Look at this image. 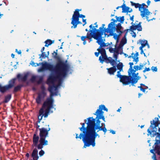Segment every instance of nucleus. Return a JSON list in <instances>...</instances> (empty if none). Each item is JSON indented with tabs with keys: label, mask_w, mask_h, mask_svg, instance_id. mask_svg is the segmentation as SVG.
<instances>
[{
	"label": "nucleus",
	"mask_w": 160,
	"mask_h": 160,
	"mask_svg": "<svg viewBox=\"0 0 160 160\" xmlns=\"http://www.w3.org/2000/svg\"><path fill=\"white\" fill-rule=\"evenodd\" d=\"M102 110L108 111V109L106 108L104 105H101L99 106L95 113L94 114L96 115L95 119L92 117H90L84 120V121L87 125L86 128L85 127L84 123L82 124V127L79 128L80 130L82 132L78 136V134H76V138L82 139L84 143V148L89 147L91 145L94 147L95 146V140L97 137L99 138L100 136L96 132L102 130L105 134L107 129L105 127L102 128V123L101 125V122L99 119H102L105 122V118L103 116L104 112Z\"/></svg>",
	"instance_id": "1"
},
{
	"label": "nucleus",
	"mask_w": 160,
	"mask_h": 160,
	"mask_svg": "<svg viewBox=\"0 0 160 160\" xmlns=\"http://www.w3.org/2000/svg\"><path fill=\"white\" fill-rule=\"evenodd\" d=\"M112 21L113 22H111L108 25V28L106 29H103L104 32L109 33V35L112 36L113 34V32L118 30L116 27L115 22L116 20L114 19H112Z\"/></svg>",
	"instance_id": "9"
},
{
	"label": "nucleus",
	"mask_w": 160,
	"mask_h": 160,
	"mask_svg": "<svg viewBox=\"0 0 160 160\" xmlns=\"http://www.w3.org/2000/svg\"><path fill=\"white\" fill-rule=\"evenodd\" d=\"M151 70L153 72H157V67H152L151 68Z\"/></svg>",
	"instance_id": "38"
},
{
	"label": "nucleus",
	"mask_w": 160,
	"mask_h": 160,
	"mask_svg": "<svg viewBox=\"0 0 160 160\" xmlns=\"http://www.w3.org/2000/svg\"><path fill=\"white\" fill-rule=\"evenodd\" d=\"M11 56L12 57V58H14L15 55H14V54H13L12 53V54H11Z\"/></svg>",
	"instance_id": "54"
},
{
	"label": "nucleus",
	"mask_w": 160,
	"mask_h": 160,
	"mask_svg": "<svg viewBox=\"0 0 160 160\" xmlns=\"http://www.w3.org/2000/svg\"><path fill=\"white\" fill-rule=\"evenodd\" d=\"M39 130L40 138L39 140L40 143L37 145L38 142L39 137L34 134L33 137V145H32L33 150L42 149L43 145H47L48 144V142L47 140H45V138L48 136V131L50 130V128H49L47 130L44 128H40Z\"/></svg>",
	"instance_id": "3"
},
{
	"label": "nucleus",
	"mask_w": 160,
	"mask_h": 160,
	"mask_svg": "<svg viewBox=\"0 0 160 160\" xmlns=\"http://www.w3.org/2000/svg\"><path fill=\"white\" fill-rule=\"evenodd\" d=\"M116 32L117 33L113 32V34L112 36H113V38L116 40V43H118V38L120 35L121 34L122 32L118 30H117Z\"/></svg>",
	"instance_id": "19"
},
{
	"label": "nucleus",
	"mask_w": 160,
	"mask_h": 160,
	"mask_svg": "<svg viewBox=\"0 0 160 160\" xmlns=\"http://www.w3.org/2000/svg\"><path fill=\"white\" fill-rule=\"evenodd\" d=\"M130 68L128 70V72L129 75L131 78H132V85L133 84L137 83L138 81L141 78V77L138 76V72L135 73V70L132 68V66L133 65V62H129Z\"/></svg>",
	"instance_id": "7"
},
{
	"label": "nucleus",
	"mask_w": 160,
	"mask_h": 160,
	"mask_svg": "<svg viewBox=\"0 0 160 160\" xmlns=\"http://www.w3.org/2000/svg\"><path fill=\"white\" fill-rule=\"evenodd\" d=\"M138 55L139 54L138 52H136V53H132L131 55L128 56V58H132L133 59V62H135V64H137L139 61Z\"/></svg>",
	"instance_id": "16"
},
{
	"label": "nucleus",
	"mask_w": 160,
	"mask_h": 160,
	"mask_svg": "<svg viewBox=\"0 0 160 160\" xmlns=\"http://www.w3.org/2000/svg\"><path fill=\"white\" fill-rule=\"evenodd\" d=\"M127 43L126 37L125 36L122 39L121 42L118 47V50L120 53V54L122 53V52L123 50V47L124 44Z\"/></svg>",
	"instance_id": "15"
},
{
	"label": "nucleus",
	"mask_w": 160,
	"mask_h": 160,
	"mask_svg": "<svg viewBox=\"0 0 160 160\" xmlns=\"http://www.w3.org/2000/svg\"><path fill=\"white\" fill-rule=\"evenodd\" d=\"M121 71H118V72H117V77H118V78H120V79H121V78L123 77V76L124 75H121V74H120V72Z\"/></svg>",
	"instance_id": "35"
},
{
	"label": "nucleus",
	"mask_w": 160,
	"mask_h": 160,
	"mask_svg": "<svg viewBox=\"0 0 160 160\" xmlns=\"http://www.w3.org/2000/svg\"><path fill=\"white\" fill-rule=\"evenodd\" d=\"M108 60L109 61V62L110 63L112 66H114L116 65V61L113 60L112 58L109 57L108 59Z\"/></svg>",
	"instance_id": "29"
},
{
	"label": "nucleus",
	"mask_w": 160,
	"mask_h": 160,
	"mask_svg": "<svg viewBox=\"0 0 160 160\" xmlns=\"http://www.w3.org/2000/svg\"><path fill=\"white\" fill-rule=\"evenodd\" d=\"M157 151H150L153 154V156L152 157V158L154 160H157L156 156L155 155V152H156Z\"/></svg>",
	"instance_id": "33"
},
{
	"label": "nucleus",
	"mask_w": 160,
	"mask_h": 160,
	"mask_svg": "<svg viewBox=\"0 0 160 160\" xmlns=\"http://www.w3.org/2000/svg\"><path fill=\"white\" fill-rule=\"evenodd\" d=\"M146 52L147 53L148 55H149V52L148 51H147V52Z\"/></svg>",
	"instance_id": "62"
},
{
	"label": "nucleus",
	"mask_w": 160,
	"mask_h": 160,
	"mask_svg": "<svg viewBox=\"0 0 160 160\" xmlns=\"http://www.w3.org/2000/svg\"><path fill=\"white\" fill-rule=\"evenodd\" d=\"M108 72L110 75H113L116 71V68L114 66L113 67L110 68H108Z\"/></svg>",
	"instance_id": "22"
},
{
	"label": "nucleus",
	"mask_w": 160,
	"mask_h": 160,
	"mask_svg": "<svg viewBox=\"0 0 160 160\" xmlns=\"http://www.w3.org/2000/svg\"><path fill=\"white\" fill-rule=\"evenodd\" d=\"M104 42H103V44L100 45V48L97 49V50L98 51V52H95V54L96 57H98L99 55V53H101V55L100 56L99 58V60L100 62L102 63H103L104 61L107 59V57L106 55L105 50L101 47L102 46H104Z\"/></svg>",
	"instance_id": "10"
},
{
	"label": "nucleus",
	"mask_w": 160,
	"mask_h": 160,
	"mask_svg": "<svg viewBox=\"0 0 160 160\" xmlns=\"http://www.w3.org/2000/svg\"><path fill=\"white\" fill-rule=\"evenodd\" d=\"M131 81H132V85L133 86L134 84H133L132 85V78H131L129 76L128 77L126 76H123L120 79V82H122L123 85H128L130 83Z\"/></svg>",
	"instance_id": "11"
},
{
	"label": "nucleus",
	"mask_w": 160,
	"mask_h": 160,
	"mask_svg": "<svg viewBox=\"0 0 160 160\" xmlns=\"http://www.w3.org/2000/svg\"><path fill=\"white\" fill-rule=\"evenodd\" d=\"M155 153H157L158 155H160V151H157L156 152H155Z\"/></svg>",
	"instance_id": "50"
},
{
	"label": "nucleus",
	"mask_w": 160,
	"mask_h": 160,
	"mask_svg": "<svg viewBox=\"0 0 160 160\" xmlns=\"http://www.w3.org/2000/svg\"><path fill=\"white\" fill-rule=\"evenodd\" d=\"M122 12H131L132 11L131 8L127 7L124 4L122 6Z\"/></svg>",
	"instance_id": "20"
},
{
	"label": "nucleus",
	"mask_w": 160,
	"mask_h": 160,
	"mask_svg": "<svg viewBox=\"0 0 160 160\" xmlns=\"http://www.w3.org/2000/svg\"><path fill=\"white\" fill-rule=\"evenodd\" d=\"M118 49V47L116 49L112 48H110L109 49V50L110 52L114 53V58L116 60H117L118 55L119 54H120V53L119 52L120 51L119 53V51Z\"/></svg>",
	"instance_id": "17"
},
{
	"label": "nucleus",
	"mask_w": 160,
	"mask_h": 160,
	"mask_svg": "<svg viewBox=\"0 0 160 160\" xmlns=\"http://www.w3.org/2000/svg\"><path fill=\"white\" fill-rule=\"evenodd\" d=\"M94 24L95 25V26H93L92 25V24H91V25L90 26H89V27L90 28V30H92L93 29H94V28L95 29V31H92V33H94V32H95V31H96V32H97V29H96V28H98V25L97 24V22H96L94 23Z\"/></svg>",
	"instance_id": "28"
},
{
	"label": "nucleus",
	"mask_w": 160,
	"mask_h": 160,
	"mask_svg": "<svg viewBox=\"0 0 160 160\" xmlns=\"http://www.w3.org/2000/svg\"><path fill=\"white\" fill-rule=\"evenodd\" d=\"M50 96V97L47 99L44 103L42 108L40 110L39 114L38 116L39 121L42 119L43 116L45 118L47 117L50 113H52L55 110L53 104V100L52 98L53 96H51V93Z\"/></svg>",
	"instance_id": "4"
},
{
	"label": "nucleus",
	"mask_w": 160,
	"mask_h": 160,
	"mask_svg": "<svg viewBox=\"0 0 160 160\" xmlns=\"http://www.w3.org/2000/svg\"><path fill=\"white\" fill-rule=\"evenodd\" d=\"M130 3L132 5L134 6L135 8H138L140 12V15L142 18L145 17L148 22L155 19L154 18H153L151 19H148V16L152 13L149 11L148 9L145 7L146 5L145 3L140 4L138 3H135L132 1H131Z\"/></svg>",
	"instance_id": "5"
},
{
	"label": "nucleus",
	"mask_w": 160,
	"mask_h": 160,
	"mask_svg": "<svg viewBox=\"0 0 160 160\" xmlns=\"http://www.w3.org/2000/svg\"><path fill=\"white\" fill-rule=\"evenodd\" d=\"M138 44H140L141 45L140 47H142V48H144L145 46H147L148 50L150 48V46L148 43L147 41L145 40H139L137 42Z\"/></svg>",
	"instance_id": "18"
},
{
	"label": "nucleus",
	"mask_w": 160,
	"mask_h": 160,
	"mask_svg": "<svg viewBox=\"0 0 160 160\" xmlns=\"http://www.w3.org/2000/svg\"><path fill=\"white\" fill-rule=\"evenodd\" d=\"M36 77L35 76H32V78H31V80L32 81H34L36 78Z\"/></svg>",
	"instance_id": "46"
},
{
	"label": "nucleus",
	"mask_w": 160,
	"mask_h": 160,
	"mask_svg": "<svg viewBox=\"0 0 160 160\" xmlns=\"http://www.w3.org/2000/svg\"><path fill=\"white\" fill-rule=\"evenodd\" d=\"M131 34L132 36V37L134 38H135L136 37V33L132 31H131Z\"/></svg>",
	"instance_id": "40"
},
{
	"label": "nucleus",
	"mask_w": 160,
	"mask_h": 160,
	"mask_svg": "<svg viewBox=\"0 0 160 160\" xmlns=\"http://www.w3.org/2000/svg\"><path fill=\"white\" fill-rule=\"evenodd\" d=\"M44 96L43 94H39L38 95V97L36 99V101L38 103H40L42 100V99Z\"/></svg>",
	"instance_id": "26"
},
{
	"label": "nucleus",
	"mask_w": 160,
	"mask_h": 160,
	"mask_svg": "<svg viewBox=\"0 0 160 160\" xmlns=\"http://www.w3.org/2000/svg\"><path fill=\"white\" fill-rule=\"evenodd\" d=\"M116 18L117 19V20L120 22H123L124 21V17H117V16H116Z\"/></svg>",
	"instance_id": "31"
},
{
	"label": "nucleus",
	"mask_w": 160,
	"mask_h": 160,
	"mask_svg": "<svg viewBox=\"0 0 160 160\" xmlns=\"http://www.w3.org/2000/svg\"><path fill=\"white\" fill-rule=\"evenodd\" d=\"M95 30V29L94 28L92 30H90L89 32H88L86 36H82L81 37V40L82 41H85V39L87 38L90 39V41H91V38H93L94 39L97 40V42L98 43L99 45H103V40L102 38L98 37L96 34H95V33H92V31H94Z\"/></svg>",
	"instance_id": "6"
},
{
	"label": "nucleus",
	"mask_w": 160,
	"mask_h": 160,
	"mask_svg": "<svg viewBox=\"0 0 160 160\" xmlns=\"http://www.w3.org/2000/svg\"><path fill=\"white\" fill-rule=\"evenodd\" d=\"M122 8V6H118V7L117 8H116V9H118L119 8Z\"/></svg>",
	"instance_id": "59"
},
{
	"label": "nucleus",
	"mask_w": 160,
	"mask_h": 160,
	"mask_svg": "<svg viewBox=\"0 0 160 160\" xmlns=\"http://www.w3.org/2000/svg\"><path fill=\"white\" fill-rule=\"evenodd\" d=\"M79 17L82 18L83 19L85 17V16L84 15H83L82 14L79 15Z\"/></svg>",
	"instance_id": "45"
},
{
	"label": "nucleus",
	"mask_w": 160,
	"mask_h": 160,
	"mask_svg": "<svg viewBox=\"0 0 160 160\" xmlns=\"http://www.w3.org/2000/svg\"><path fill=\"white\" fill-rule=\"evenodd\" d=\"M109 131L110 132L112 133L113 134H115L116 133V131L114 130L111 129L109 130Z\"/></svg>",
	"instance_id": "44"
},
{
	"label": "nucleus",
	"mask_w": 160,
	"mask_h": 160,
	"mask_svg": "<svg viewBox=\"0 0 160 160\" xmlns=\"http://www.w3.org/2000/svg\"><path fill=\"white\" fill-rule=\"evenodd\" d=\"M32 157L33 160H38V151H33L32 153Z\"/></svg>",
	"instance_id": "24"
},
{
	"label": "nucleus",
	"mask_w": 160,
	"mask_h": 160,
	"mask_svg": "<svg viewBox=\"0 0 160 160\" xmlns=\"http://www.w3.org/2000/svg\"><path fill=\"white\" fill-rule=\"evenodd\" d=\"M154 1L155 2H158L160 0H154Z\"/></svg>",
	"instance_id": "60"
},
{
	"label": "nucleus",
	"mask_w": 160,
	"mask_h": 160,
	"mask_svg": "<svg viewBox=\"0 0 160 160\" xmlns=\"http://www.w3.org/2000/svg\"><path fill=\"white\" fill-rule=\"evenodd\" d=\"M82 22L85 23L83 25V26H84L87 23L86 19H82Z\"/></svg>",
	"instance_id": "47"
},
{
	"label": "nucleus",
	"mask_w": 160,
	"mask_h": 160,
	"mask_svg": "<svg viewBox=\"0 0 160 160\" xmlns=\"http://www.w3.org/2000/svg\"><path fill=\"white\" fill-rule=\"evenodd\" d=\"M144 126V125H142L141 126V128H142Z\"/></svg>",
	"instance_id": "61"
},
{
	"label": "nucleus",
	"mask_w": 160,
	"mask_h": 160,
	"mask_svg": "<svg viewBox=\"0 0 160 160\" xmlns=\"http://www.w3.org/2000/svg\"><path fill=\"white\" fill-rule=\"evenodd\" d=\"M122 53L124 54V56H125V57H128V56H128V55L127 54H126L125 53H122H122L121 54H122Z\"/></svg>",
	"instance_id": "49"
},
{
	"label": "nucleus",
	"mask_w": 160,
	"mask_h": 160,
	"mask_svg": "<svg viewBox=\"0 0 160 160\" xmlns=\"http://www.w3.org/2000/svg\"><path fill=\"white\" fill-rule=\"evenodd\" d=\"M81 11V10L77 9L74 11L72 18L71 23L73 25V26L71 27L72 28H76L77 25L82 23L81 22L79 21V11Z\"/></svg>",
	"instance_id": "8"
},
{
	"label": "nucleus",
	"mask_w": 160,
	"mask_h": 160,
	"mask_svg": "<svg viewBox=\"0 0 160 160\" xmlns=\"http://www.w3.org/2000/svg\"><path fill=\"white\" fill-rule=\"evenodd\" d=\"M44 49H45V48L44 47H43L42 48L41 50V52H42V53L44 52Z\"/></svg>",
	"instance_id": "51"
},
{
	"label": "nucleus",
	"mask_w": 160,
	"mask_h": 160,
	"mask_svg": "<svg viewBox=\"0 0 160 160\" xmlns=\"http://www.w3.org/2000/svg\"><path fill=\"white\" fill-rule=\"evenodd\" d=\"M138 21H136L135 23H134L132 22L131 23L132 25L130 27V29H128V30L133 31L137 30L138 31H141L142 29L141 25V22H139L138 23Z\"/></svg>",
	"instance_id": "12"
},
{
	"label": "nucleus",
	"mask_w": 160,
	"mask_h": 160,
	"mask_svg": "<svg viewBox=\"0 0 160 160\" xmlns=\"http://www.w3.org/2000/svg\"><path fill=\"white\" fill-rule=\"evenodd\" d=\"M86 43V41H83V44L85 45Z\"/></svg>",
	"instance_id": "57"
},
{
	"label": "nucleus",
	"mask_w": 160,
	"mask_h": 160,
	"mask_svg": "<svg viewBox=\"0 0 160 160\" xmlns=\"http://www.w3.org/2000/svg\"><path fill=\"white\" fill-rule=\"evenodd\" d=\"M26 156L27 157H28L29 156V153H27L26 154Z\"/></svg>",
	"instance_id": "58"
},
{
	"label": "nucleus",
	"mask_w": 160,
	"mask_h": 160,
	"mask_svg": "<svg viewBox=\"0 0 160 160\" xmlns=\"http://www.w3.org/2000/svg\"><path fill=\"white\" fill-rule=\"evenodd\" d=\"M121 107H120L117 110V112H120L121 110Z\"/></svg>",
	"instance_id": "53"
},
{
	"label": "nucleus",
	"mask_w": 160,
	"mask_h": 160,
	"mask_svg": "<svg viewBox=\"0 0 160 160\" xmlns=\"http://www.w3.org/2000/svg\"><path fill=\"white\" fill-rule=\"evenodd\" d=\"M54 42V40L52 41L49 39H48L45 42V43L46 44L45 46L46 47H48L52 43H53Z\"/></svg>",
	"instance_id": "27"
},
{
	"label": "nucleus",
	"mask_w": 160,
	"mask_h": 160,
	"mask_svg": "<svg viewBox=\"0 0 160 160\" xmlns=\"http://www.w3.org/2000/svg\"><path fill=\"white\" fill-rule=\"evenodd\" d=\"M11 98V95H8L5 97L4 102H8L10 100Z\"/></svg>",
	"instance_id": "34"
},
{
	"label": "nucleus",
	"mask_w": 160,
	"mask_h": 160,
	"mask_svg": "<svg viewBox=\"0 0 160 160\" xmlns=\"http://www.w3.org/2000/svg\"><path fill=\"white\" fill-rule=\"evenodd\" d=\"M130 20L132 21V22H133L134 21V16L133 15L132 17H131L130 18Z\"/></svg>",
	"instance_id": "48"
},
{
	"label": "nucleus",
	"mask_w": 160,
	"mask_h": 160,
	"mask_svg": "<svg viewBox=\"0 0 160 160\" xmlns=\"http://www.w3.org/2000/svg\"><path fill=\"white\" fill-rule=\"evenodd\" d=\"M142 95V94H141L140 93L138 94V97L140 98Z\"/></svg>",
	"instance_id": "55"
},
{
	"label": "nucleus",
	"mask_w": 160,
	"mask_h": 160,
	"mask_svg": "<svg viewBox=\"0 0 160 160\" xmlns=\"http://www.w3.org/2000/svg\"><path fill=\"white\" fill-rule=\"evenodd\" d=\"M63 42H62V45L60 48V49H62V46H63Z\"/></svg>",
	"instance_id": "56"
},
{
	"label": "nucleus",
	"mask_w": 160,
	"mask_h": 160,
	"mask_svg": "<svg viewBox=\"0 0 160 160\" xmlns=\"http://www.w3.org/2000/svg\"><path fill=\"white\" fill-rule=\"evenodd\" d=\"M17 78L19 80L24 81L27 79V75H26L19 74L17 75Z\"/></svg>",
	"instance_id": "23"
},
{
	"label": "nucleus",
	"mask_w": 160,
	"mask_h": 160,
	"mask_svg": "<svg viewBox=\"0 0 160 160\" xmlns=\"http://www.w3.org/2000/svg\"><path fill=\"white\" fill-rule=\"evenodd\" d=\"M29 51V49H27L26 50V51L27 52H28Z\"/></svg>",
	"instance_id": "64"
},
{
	"label": "nucleus",
	"mask_w": 160,
	"mask_h": 160,
	"mask_svg": "<svg viewBox=\"0 0 160 160\" xmlns=\"http://www.w3.org/2000/svg\"><path fill=\"white\" fill-rule=\"evenodd\" d=\"M85 31H88V29H85Z\"/></svg>",
	"instance_id": "63"
},
{
	"label": "nucleus",
	"mask_w": 160,
	"mask_h": 160,
	"mask_svg": "<svg viewBox=\"0 0 160 160\" xmlns=\"http://www.w3.org/2000/svg\"><path fill=\"white\" fill-rule=\"evenodd\" d=\"M150 70V69L149 68H146L145 69L143 70V72H146L149 71Z\"/></svg>",
	"instance_id": "39"
},
{
	"label": "nucleus",
	"mask_w": 160,
	"mask_h": 160,
	"mask_svg": "<svg viewBox=\"0 0 160 160\" xmlns=\"http://www.w3.org/2000/svg\"><path fill=\"white\" fill-rule=\"evenodd\" d=\"M30 64L32 65V66L34 67H37L38 66H39L41 64V63H35L33 61H32L30 62Z\"/></svg>",
	"instance_id": "32"
},
{
	"label": "nucleus",
	"mask_w": 160,
	"mask_h": 160,
	"mask_svg": "<svg viewBox=\"0 0 160 160\" xmlns=\"http://www.w3.org/2000/svg\"><path fill=\"white\" fill-rule=\"evenodd\" d=\"M15 79L10 80L8 83V85H6L2 87H0V90L2 92H4L5 91L9 90L11 88L14 86Z\"/></svg>",
	"instance_id": "13"
},
{
	"label": "nucleus",
	"mask_w": 160,
	"mask_h": 160,
	"mask_svg": "<svg viewBox=\"0 0 160 160\" xmlns=\"http://www.w3.org/2000/svg\"><path fill=\"white\" fill-rule=\"evenodd\" d=\"M151 3V2L149 0H148L147 2V4L148 5H149Z\"/></svg>",
	"instance_id": "52"
},
{
	"label": "nucleus",
	"mask_w": 160,
	"mask_h": 160,
	"mask_svg": "<svg viewBox=\"0 0 160 160\" xmlns=\"http://www.w3.org/2000/svg\"><path fill=\"white\" fill-rule=\"evenodd\" d=\"M105 26V24H102V27L99 28V29H97V32L95 33V34H96L98 37H100L102 38V39L103 40V43L105 41V39L103 38L102 36L103 35L104 33H105L106 32H104L103 29H106L104 28V27Z\"/></svg>",
	"instance_id": "14"
},
{
	"label": "nucleus",
	"mask_w": 160,
	"mask_h": 160,
	"mask_svg": "<svg viewBox=\"0 0 160 160\" xmlns=\"http://www.w3.org/2000/svg\"><path fill=\"white\" fill-rule=\"evenodd\" d=\"M15 52H17L18 54H21V50H19V51H18V49H15Z\"/></svg>",
	"instance_id": "42"
},
{
	"label": "nucleus",
	"mask_w": 160,
	"mask_h": 160,
	"mask_svg": "<svg viewBox=\"0 0 160 160\" xmlns=\"http://www.w3.org/2000/svg\"><path fill=\"white\" fill-rule=\"evenodd\" d=\"M44 154V152L43 151H40L39 152V155L41 157Z\"/></svg>",
	"instance_id": "41"
},
{
	"label": "nucleus",
	"mask_w": 160,
	"mask_h": 160,
	"mask_svg": "<svg viewBox=\"0 0 160 160\" xmlns=\"http://www.w3.org/2000/svg\"><path fill=\"white\" fill-rule=\"evenodd\" d=\"M49 55V52L48 51L47 53L44 52L42 53V54H39V56H40L39 58H45L47 57H48V56Z\"/></svg>",
	"instance_id": "25"
},
{
	"label": "nucleus",
	"mask_w": 160,
	"mask_h": 160,
	"mask_svg": "<svg viewBox=\"0 0 160 160\" xmlns=\"http://www.w3.org/2000/svg\"><path fill=\"white\" fill-rule=\"evenodd\" d=\"M123 64L121 62H119L117 65V67L118 69H119L120 71H122Z\"/></svg>",
	"instance_id": "30"
},
{
	"label": "nucleus",
	"mask_w": 160,
	"mask_h": 160,
	"mask_svg": "<svg viewBox=\"0 0 160 160\" xmlns=\"http://www.w3.org/2000/svg\"><path fill=\"white\" fill-rule=\"evenodd\" d=\"M66 63H58L54 68L53 65L47 62H43L41 63L42 67L38 70V72H43L44 69L48 70L51 72V73L49 77L47 82L49 85L48 90L51 96H58L59 93L58 90L60 88L63 78L67 75L70 68V66Z\"/></svg>",
	"instance_id": "2"
},
{
	"label": "nucleus",
	"mask_w": 160,
	"mask_h": 160,
	"mask_svg": "<svg viewBox=\"0 0 160 160\" xmlns=\"http://www.w3.org/2000/svg\"><path fill=\"white\" fill-rule=\"evenodd\" d=\"M138 88H148V87L146 86H145L144 84H140V86H138Z\"/></svg>",
	"instance_id": "36"
},
{
	"label": "nucleus",
	"mask_w": 160,
	"mask_h": 160,
	"mask_svg": "<svg viewBox=\"0 0 160 160\" xmlns=\"http://www.w3.org/2000/svg\"><path fill=\"white\" fill-rule=\"evenodd\" d=\"M139 49L141 50V54H142L143 53L144 54V56H146L145 55V53L144 52V51L143 50V48H142V47H139Z\"/></svg>",
	"instance_id": "37"
},
{
	"label": "nucleus",
	"mask_w": 160,
	"mask_h": 160,
	"mask_svg": "<svg viewBox=\"0 0 160 160\" xmlns=\"http://www.w3.org/2000/svg\"><path fill=\"white\" fill-rule=\"evenodd\" d=\"M140 88V90L142 91L144 93H145V90L147 89V88Z\"/></svg>",
	"instance_id": "43"
},
{
	"label": "nucleus",
	"mask_w": 160,
	"mask_h": 160,
	"mask_svg": "<svg viewBox=\"0 0 160 160\" xmlns=\"http://www.w3.org/2000/svg\"><path fill=\"white\" fill-rule=\"evenodd\" d=\"M146 65V63H140L139 65H136L134 66L133 67V69L134 70H135V72L136 71L138 70H141L142 69L144 66Z\"/></svg>",
	"instance_id": "21"
}]
</instances>
